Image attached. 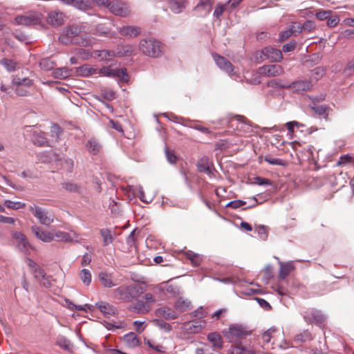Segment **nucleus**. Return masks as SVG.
Masks as SVG:
<instances>
[{"label":"nucleus","mask_w":354,"mask_h":354,"mask_svg":"<svg viewBox=\"0 0 354 354\" xmlns=\"http://www.w3.org/2000/svg\"><path fill=\"white\" fill-rule=\"evenodd\" d=\"M88 28L84 24H73L64 30L59 39L64 44H74L82 46H90L94 44L92 38L84 37Z\"/></svg>","instance_id":"obj_1"},{"label":"nucleus","mask_w":354,"mask_h":354,"mask_svg":"<svg viewBox=\"0 0 354 354\" xmlns=\"http://www.w3.org/2000/svg\"><path fill=\"white\" fill-rule=\"evenodd\" d=\"M32 231L37 238L44 242H50L53 240L71 242L77 238V234L75 232L68 233L61 231L49 232L37 225L32 226Z\"/></svg>","instance_id":"obj_2"},{"label":"nucleus","mask_w":354,"mask_h":354,"mask_svg":"<svg viewBox=\"0 0 354 354\" xmlns=\"http://www.w3.org/2000/svg\"><path fill=\"white\" fill-rule=\"evenodd\" d=\"M34 82L28 77H23L16 75L12 79V87L19 96H27L33 91Z\"/></svg>","instance_id":"obj_3"},{"label":"nucleus","mask_w":354,"mask_h":354,"mask_svg":"<svg viewBox=\"0 0 354 354\" xmlns=\"http://www.w3.org/2000/svg\"><path fill=\"white\" fill-rule=\"evenodd\" d=\"M139 48L142 53L151 57H158L162 53L161 43L154 39H145L140 41Z\"/></svg>","instance_id":"obj_4"},{"label":"nucleus","mask_w":354,"mask_h":354,"mask_svg":"<svg viewBox=\"0 0 354 354\" xmlns=\"http://www.w3.org/2000/svg\"><path fill=\"white\" fill-rule=\"evenodd\" d=\"M113 297L129 302L140 295V288L136 285L121 286L113 291Z\"/></svg>","instance_id":"obj_5"},{"label":"nucleus","mask_w":354,"mask_h":354,"mask_svg":"<svg viewBox=\"0 0 354 354\" xmlns=\"http://www.w3.org/2000/svg\"><path fill=\"white\" fill-rule=\"evenodd\" d=\"M117 63L111 64L109 66H104L97 70V74L102 76L118 77L121 81L127 82L129 81V75L125 68H118Z\"/></svg>","instance_id":"obj_6"},{"label":"nucleus","mask_w":354,"mask_h":354,"mask_svg":"<svg viewBox=\"0 0 354 354\" xmlns=\"http://www.w3.org/2000/svg\"><path fill=\"white\" fill-rule=\"evenodd\" d=\"M223 333L230 342H235L249 335L250 332L241 325H232L227 330H223Z\"/></svg>","instance_id":"obj_7"},{"label":"nucleus","mask_w":354,"mask_h":354,"mask_svg":"<svg viewBox=\"0 0 354 354\" xmlns=\"http://www.w3.org/2000/svg\"><path fill=\"white\" fill-rule=\"evenodd\" d=\"M107 8L113 14L122 17H127L131 12L127 4L120 0L110 1Z\"/></svg>","instance_id":"obj_8"},{"label":"nucleus","mask_w":354,"mask_h":354,"mask_svg":"<svg viewBox=\"0 0 354 354\" xmlns=\"http://www.w3.org/2000/svg\"><path fill=\"white\" fill-rule=\"evenodd\" d=\"M15 21L18 25H36L40 23L41 17L40 15L38 13H29L26 15H18L15 17Z\"/></svg>","instance_id":"obj_9"},{"label":"nucleus","mask_w":354,"mask_h":354,"mask_svg":"<svg viewBox=\"0 0 354 354\" xmlns=\"http://www.w3.org/2000/svg\"><path fill=\"white\" fill-rule=\"evenodd\" d=\"M260 75L267 77H276L283 74V68L278 64L266 65L259 68Z\"/></svg>","instance_id":"obj_10"},{"label":"nucleus","mask_w":354,"mask_h":354,"mask_svg":"<svg viewBox=\"0 0 354 354\" xmlns=\"http://www.w3.org/2000/svg\"><path fill=\"white\" fill-rule=\"evenodd\" d=\"M205 326V321L194 320L183 324L181 329L187 334L199 333Z\"/></svg>","instance_id":"obj_11"},{"label":"nucleus","mask_w":354,"mask_h":354,"mask_svg":"<svg viewBox=\"0 0 354 354\" xmlns=\"http://www.w3.org/2000/svg\"><path fill=\"white\" fill-rule=\"evenodd\" d=\"M30 211L34 216L40 221H53L54 216L50 212L39 206H30Z\"/></svg>","instance_id":"obj_12"},{"label":"nucleus","mask_w":354,"mask_h":354,"mask_svg":"<svg viewBox=\"0 0 354 354\" xmlns=\"http://www.w3.org/2000/svg\"><path fill=\"white\" fill-rule=\"evenodd\" d=\"M214 59L216 65L230 76L232 77L235 73H234V66L230 61L225 59L224 57L218 55H213Z\"/></svg>","instance_id":"obj_13"},{"label":"nucleus","mask_w":354,"mask_h":354,"mask_svg":"<svg viewBox=\"0 0 354 354\" xmlns=\"http://www.w3.org/2000/svg\"><path fill=\"white\" fill-rule=\"evenodd\" d=\"M32 273L33 274L35 279L44 287H50L51 283L48 279V277L46 276L44 270L40 266L37 268V269L33 270Z\"/></svg>","instance_id":"obj_14"},{"label":"nucleus","mask_w":354,"mask_h":354,"mask_svg":"<svg viewBox=\"0 0 354 354\" xmlns=\"http://www.w3.org/2000/svg\"><path fill=\"white\" fill-rule=\"evenodd\" d=\"M156 315L158 317L164 318L167 320L175 319L178 317L177 313L172 308L167 306H162L156 310Z\"/></svg>","instance_id":"obj_15"},{"label":"nucleus","mask_w":354,"mask_h":354,"mask_svg":"<svg viewBox=\"0 0 354 354\" xmlns=\"http://www.w3.org/2000/svg\"><path fill=\"white\" fill-rule=\"evenodd\" d=\"M289 87H291L292 90L297 93H302L310 91L313 87V84L311 82L308 80H299L292 82Z\"/></svg>","instance_id":"obj_16"},{"label":"nucleus","mask_w":354,"mask_h":354,"mask_svg":"<svg viewBox=\"0 0 354 354\" xmlns=\"http://www.w3.org/2000/svg\"><path fill=\"white\" fill-rule=\"evenodd\" d=\"M129 309L135 313L146 314L150 310L151 306H148L143 299H138L136 303L129 306Z\"/></svg>","instance_id":"obj_17"},{"label":"nucleus","mask_w":354,"mask_h":354,"mask_svg":"<svg viewBox=\"0 0 354 354\" xmlns=\"http://www.w3.org/2000/svg\"><path fill=\"white\" fill-rule=\"evenodd\" d=\"M95 305L106 317H109L110 316L114 315L117 313V308L114 306L106 301H100L96 303Z\"/></svg>","instance_id":"obj_18"},{"label":"nucleus","mask_w":354,"mask_h":354,"mask_svg":"<svg viewBox=\"0 0 354 354\" xmlns=\"http://www.w3.org/2000/svg\"><path fill=\"white\" fill-rule=\"evenodd\" d=\"M212 163L208 157L203 156L196 163V167L199 172L205 173L209 176L212 175Z\"/></svg>","instance_id":"obj_19"},{"label":"nucleus","mask_w":354,"mask_h":354,"mask_svg":"<svg viewBox=\"0 0 354 354\" xmlns=\"http://www.w3.org/2000/svg\"><path fill=\"white\" fill-rule=\"evenodd\" d=\"M265 52L267 60L270 62H280L283 58L281 51L271 46L266 47Z\"/></svg>","instance_id":"obj_20"},{"label":"nucleus","mask_w":354,"mask_h":354,"mask_svg":"<svg viewBox=\"0 0 354 354\" xmlns=\"http://www.w3.org/2000/svg\"><path fill=\"white\" fill-rule=\"evenodd\" d=\"M64 3L71 4L77 9L85 10L93 6L92 0H61Z\"/></svg>","instance_id":"obj_21"},{"label":"nucleus","mask_w":354,"mask_h":354,"mask_svg":"<svg viewBox=\"0 0 354 354\" xmlns=\"http://www.w3.org/2000/svg\"><path fill=\"white\" fill-rule=\"evenodd\" d=\"M64 21V15L62 12L53 11L48 14V22L54 26H61Z\"/></svg>","instance_id":"obj_22"},{"label":"nucleus","mask_w":354,"mask_h":354,"mask_svg":"<svg viewBox=\"0 0 354 354\" xmlns=\"http://www.w3.org/2000/svg\"><path fill=\"white\" fill-rule=\"evenodd\" d=\"M114 57H115V53L113 50H101L93 51V58L98 61H109Z\"/></svg>","instance_id":"obj_23"},{"label":"nucleus","mask_w":354,"mask_h":354,"mask_svg":"<svg viewBox=\"0 0 354 354\" xmlns=\"http://www.w3.org/2000/svg\"><path fill=\"white\" fill-rule=\"evenodd\" d=\"M32 140L35 145L38 146H48V140L46 133L41 131H35L32 134Z\"/></svg>","instance_id":"obj_24"},{"label":"nucleus","mask_w":354,"mask_h":354,"mask_svg":"<svg viewBox=\"0 0 354 354\" xmlns=\"http://www.w3.org/2000/svg\"><path fill=\"white\" fill-rule=\"evenodd\" d=\"M85 146L88 151L93 155H97L102 149V145L95 138H91L87 141Z\"/></svg>","instance_id":"obj_25"},{"label":"nucleus","mask_w":354,"mask_h":354,"mask_svg":"<svg viewBox=\"0 0 354 354\" xmlns=\"http://www.w3.org/2000/svg\"><path fill=\"white\" fill-rule=\"evenodd\" d=\"M13 237L18 241L19 249L24 252H27L30 245L25 236L20 232H15L13 233Z\"/></svg>","instance_id":"obj_26"},{"label":"nucleus","mask_w":354,"mask_h":354,"mask_svg":"<svg viewBox=\"0 0 354 354\" xmlns=\"http://www.w3.org/2000/svg\"><path fill=\"white\" fill-rule=\"evenodd\" d=\"M123 341L129 348H135L140 344V340L136 333L131 332L123 337Z\"/></svg>","instance_id":"obj_27"},{"label":"nucleus","mask_w":354,"mask_h":354,"mask_svg":"<svg viewBox=\"0 0 354 354\" xmlns=\"http://www.w3.org/2000/svg\"><path fill=\"white\" fill-rule=\"evenodd\" d=\"M118 31L121 35L130 37H136L140 33V28L132 26H123Z\"/></svg>","instance_id":"obj_28"},{"label":"nucleus","mask_w":354,"mask_h":354,"mask_svg":"<svg viewBox=\"0 0 354 354\" xmlns=\"http://www.w3.org/2000/svg\"><path fill=\"white\" fill-rule=\"evenodd\" d=\"M312 315V318L305 315L304 319L308 323L315 322L318 325H321L325 320V317L322 314L320 311L313 310L310 313Z\"/></svg>","instance_id":"obj_29"},{"label":"nucleus","mask_w":354,"mask_h":354,"mask_svg":"<svg viewBox=\"0 0 354 354\" xmlns=\"http://www.w3.org/2000/svg\"><path fill=\"white\" fill-rule=\"evenodd\" d=\"M280 269H279V278L284 279L295 268L292 262L283 263L279 261Z\"/></svg>","instance_id":"obj_30"},{"label":"nucleus","mask_w":354,"mask_h":354,"mask_svg":"<svg viewBox=\"0 0 354 354\" xmlns=\"http://www.w3.org/2000/svg\"><path fill=\"white\" fill-rule=\"evenodd\" d=\"M212 9V0H200L196 6L195 10L201 12V15L205 16L209 14Z\"/></svg>","instance_id":"obj_31"},{"label":"nucleus","mask_w":354,"mask_h":354,"mask_svg":"<svg viewBox=\"0 0 354 354\" xmlns=\"http://www.w3.org/2000/svg\"><path fill=\"white\" fill-rule=\"evenodd\" d=\"M187 0H169V8L175 13H180L186 7Z\"/></svg>","instance_id":"obj_32"},{"label":"nucleus","mask_w":354,"mask_h":354,"mask_svg":"<svg viewBox=\"0 0 354 354\" xmlns=\"http://www.w3.org/2000/svg\"><path fill=\"white\" fill-rule=\"evenodd\" d=\"M98 278L101 284L105 288H112L115 286L112 280V276L105 272L99 273Z\"/></svg>","instance_id":"obj_33"},{"label":"nucleus","mask_w":354,"mask_h":354,"mask_svg":"<svg viewBox=\"0 0 354 354\" xmlns=\"http://www.w3.org/2000/svg\"><path fill=\"white\" fill-rule=\"evenodd\" d=\"M174 307L176 311L183 313L190 309L191 302L187 299L180 297L176 301Z\"/></svg>","instance_id":"obj_34"},{"label":"nucleus","mask_w":354,"mask_h":354,"mask_svg":"<svg viewBox=\"0 0 354 354\" xmlns=\"http://www.w3.org/2000/svg\"><path fill=\"white\" fill-rule=\"evenodd\" d=\"M207 339L212 346L218 349H221L223 346V342L220 334L217 333H211L207 335Z\"/></svg>","instance_id":"obj_35"},{"label":"nucleus","mask_w":354,"mask_h":354,"mask_svg":"<svg viewBox=\"0 0 354 354\" xmlns=\"http://www.w3.org/2000/svg\"><path fill=\"white\" fill-rule=\"evenodd\" d=\"M72 74V70L67 67H61L55 69L52 73V76L58 79H66Z\"/></svg>","instance_id":"obj_36"},{"label":"nucleus","mask_w":354,"mask_h":354,"mask_svg":"<svg viewBox=\"0 0 354 354\" xmlns=\"http://www.w3.org/2000/svg\"><path fill=\"white\" fill-rule=\"evenodd\" d=\"M113 51L115 53V57L129 56L133 53V47L131 45L118 46L115 50Z\"/></svg>","instance_id":"obj_37"},{"label":"nucleus","mask_w":354,"mask_h":354,"mask_svg":"<svg viewBox=\"0 0 354 354\" xmlns=\"http://www.w3.org/2000/svg\"><path fill=\"white\" fill-rule=\"evenodd\" d=\"M77 73L81 76L86 77L92 75L97 74V69L90 66L89 65H84L77 68Z\"/></svg>","instance_id":"obj_38"},{"label":"nucleus","mask_w":354,"mask_h":354,"mask_svg":"<svg viewBox=\"0 0 354 354\" xmlns=\"http://www.w3.org/2000/svg\"><path fill=\"white\" fill-rule=\"evenodd\" d=\"M64 301L67 308L71 310H75L78 311L87 312L88 310H91V306L89 304H85L84 306L75 305V304H73V301H71L68 299H65Z\"/></svg>","instance_id":"obj_39"},{"label":"nucleus","mask_w":354,"mask_h":354,"mask_svg":"<svg viewBox=\"0 0 354 354\" xmlns=\"http://www.w3.org/2000/svg\"><path fill=\"white\" fill-rule=\"evenodd\" d=\"M185 257L189 259L192 264L194 266H198L202 261V257L200 254H196L191 250L185 252Z\"/></svg>","instance_id":"obj_40"},{"label":"nucleus","mask_w":354,"mask_h":354,"mask_svg":"<svg viewBox=\"0 0 354 354\" xmlns=\"http://www.w3.org/2000/svg\"><path fill=\"white\" fill-rule=\"evenodd\" d=\"M314 112L324 119H328V111L330 108L326 105H315L311 107Z\"/></svg>","instance_id":"obj_41"},{"label":"nucleus","mask_w":354,"mask_h":354,"mask_svg":"<svg viewBox=\"0 0 354 354\" xmlns=\"http://www.w3.org/2000/svg\"><path fill=\"white\" fill-rule=\"evenodd\" d=\"M0 64L3 66L8 72L15 71L17 66V63L10 59L3 58L0 59Z\"/></svg>","instance_id":"obj_42"},{"label":"nucleus","mask_w":354,"mask_h":354,"mask_svg":"<svg viewBox=\"0 0 354 354\" xmlns=\"http://www.w3.org/2000/svg\"><path fill=\"white\" fill-rule=\"evenodd\" d=\"M75 53L82 60H86L93 57V52L84 48H76Z\"/></svg>","instance_id":"obj_43"},{"label":"nucleus","mask_w":354,"mask_h":354,"mask_svg":"<svg viewBox=\"0 0 354 354\" xmlns=\"http://www.w3.org/2000/svg\"><path fill=\"white\" fill-rule=\"evenodd\" d=\"M80 278L82 283L88 286L91 282V272L87 269H83L80 271L79 274Z\"/></svg>","instance_id":"obj_44"},{"label":"nucleus","mask_w":354,"mask_h":354,"mask_svg":"<svg viewBox=\"0 0 354 354\" xmlns=\"http://www.w3.org/2000/svg\"><path fill=\"white\" fill-rule=\"evenodd\" d=\"M297 28L299 30V32L302 31H308L310 32L312 30L315 29L316 27V24L313 21H306L302 26L297 24Z\"/></svg>","instance_id":"obj_45"},{"label":"nucleus","mask_w":354,"mask_h":354,"mask_svg":"<svg viewBox=\"0 0 354 354\" xmlns=\"http://www.w3.org/2000/svg\"><path fill=\"white\" fill-rule=\"evenodd\" d=\"M311 334L308 331H304L303 333L298 334L295 337V342L297 343H304L309 342L312 339Z\"/></svg>","instance_id":"obj_46"},{"label":"nucleus","mask_w":354,"mask_h":354,"mask_svg":"<svg viewBox=\"0 0 354 354\" xmlns=\"http://www.w3.org/2000/svg\"><path fill=\"white\" fill-rule=\"evenodd\" d=\"M39 66L42 69L49 71L54 68L55 63L50 57H47L41 59Z\"/></svg>","instance_id":"obj_47"},{"label":"nucleus","mask_w":354,"mask_h":354,"mask_svg":"<svg viewBox=\"0 0 354 354\" xmlns=\"http://www.w3.org/2000/svg\"><path fill=\"white\" fill-rule=\"evenodd\" d=\"M100 234L103 238L104 245H108L113 242V239L109 230L102 229Z\"/></svg>","instance_id":"obj_48"},{"label":"nucleus","mask_w":354,"mask_h":354,"mask_svg":"<svg viewBox=\"0 0 354 354\" xmlns=\"http://www.w3.org/2000/svg\"><path fill=\"white\" fill-rule=\"evenodd\" d=\"M297 23H293L291 27L281 32L280 38L281 41H284L289 38L297 29Z\"/></svg>","instance_id":"obj_49"},{"label":"nucleus","mask_w":354,"mask_h":354,"mask_svg":"<svg viewBox=\"0 0 354 354\" xmlns=\"http://www.w3.org/2000/svg\"><path fill=\"white\" fill-rule=\"evenodd\" d=\"M255 231L258 233L261 239H266L268 234V228L263 225H259L255 227Z\"/></svg>","instance_id":"obj_50"},{"label":"nucleus","mask_w":354,"mask_h":354,"mask_svg":"<svg viewBox=\"0 0 354 354\" xmlns=\"http://www.w3.org/2000/svg\"><path fill=\"white\" fill-rule=\"evenodd\" d=\"M62 187L68 191L72 192H80V187L73 183L67 182L62 184Z\"/></svg>","instance_id":"obj_51"},{"label":"nucleus","mask_w":354,"mask_h":354,"mask_svg":"<svg viewBox=\"0 0 354 354\" xmlns=\"http://www.w3.org/2000/svg\"><path fill=\"white\" fill-rule=\"evenodd\" d=\"M343 73L346 75H351L354 73V57L347 63L344 68Z\"/></svg>","instance_id":"obj_52"},{"label":"nucleus","mask_w":354,"mask_h":354,"mask_svg":"<svg viewBox=\"0 0 354 354\" xmlns=\"http://www.w3.org/2000/svg\"><path fill=\"white\" fill-rule=\"evenodd\" d=\"M102 94L103 97L107 100H112L115 97V92L113 90L107 88L102 89Z\"/></svg>","instance_id":"obj_53"},{"label":"nucleus","mask_w":354,"mask_h":354,"mask_svg":"<svg viewBox=\"0 0 354 354\" xmlns=\"http://www.w3.org/2000/svg\"><path fill=\"white\" fill-rule=\"evenodd\" d=\"M57 344L65 350H70L71 347V344L69 340L66 338L62 337H59L57 340Z\"/></svg>","instance_id":"obj_54"},{"label":"nucleus","mask_w":354,"mask_h":354,"mask_svg":"<svg viewBox=\"0 0 354 354\" xmlns=\"http://www.w3.org/2000/svg\"><path fill=\"white\" fill-rule=\"evenodd\" d=\"M139 233H140V230H138L137 228H135L130 233V234L128 236V237L127 239V244L132 245L134 243V242L136 239V237L138 236Z\"/></svg>","instance_id":"obj_55"},{"label":"nucleus","mask_w":354,"mask_h":354,"mask_svg":"<svg viewBox=\"0 0 354 354\" xmlns=\"http://www.w3.org/2000/svg\"><path fill=\"white\" fill-rule=\"evenodd\" d=\"M331 13V10H320L316 12L315 16L319 20L324 21L328 19Z\"/></svg>","instance_id":"obj_56"},{"label":"nucleus","mask_w":354,"mask_h":354,"mask_svg":"<svg viewBox=\"0 0 354 354\" xmlns=\"http://www.w3.org/2000/svg\"><path fill=\"white\" fill-rule=\"evenodd\" d=\"M5 205L8 208L17 209L23 207L24 206V204L21 203V202H13L11 201H6Z\"/></svg>","instance_id":"obj_57"},{"label":"nucleus","mask_w":354,"mask_h":354,"mask_svg":"<svg viewBox=\"0 0 354 354\" xmlns=\"http://www.w3.org/2000/svg\"><path fill=\"white\" fill-rule=\"evenodd\" d=\"M265 160L272 165H285L283 160L279 158H274L271 156H266Z\"/></svg>","instance_id":"obj_58"},{"label":"nucleus","mask_w":354,"mask_h":354,"mask_svg":"<svg viewBox=\"0 0 354 354\" xmlns=\"http://www.w3.org/2000/svg\"><path fill=\"white\" fill-rule=\"evenodd\" d=\"M165 154L169 162H170L171 164L176 163L177 160V157L175 156L174 152L170 151L167 147H165Z\"/></svg>","instance_id":"obj_59"},{"label":"nucleus","mask_w":354,"mask_h":354,"mask_svg":"<svg viewBox=\"0 0 354 354\" xmlns=\"http://www.w3.org/2000/svg\"><path fill=\"white\" fill-rule=\"evenodd\" d=\"M255 59L257 62H261L267 60L266 55L265 48L261 50H258L255 53Z\"/></svg>","instance_id":"obj_60"},{"label":"nucleus","mask_w":354,"mask_h":354,"mask_svg":"<svg viewBox=\"0 0 354 354\" xmlns=\"http://www.w3.org/2000/svg\"><path fill=\"white\" fill-rule=\"evenodd\" d=\"M274 332H275L274 328H270V329L267 330L266 331H265L262 335L263 341L266 343L270 342L271 337H272V335Z\"/></svg>","instance_id":"obj_61"},{"label":"nucleus","mask_w":354,"mask_h":354,"mask_svg":"<svg viewBox=\"0 0 354 354\" xmlns=\"http://www.w3.org/2000/svg\"><path fill=\"white\" fill-rule=\"evenodd\" d=\"M141 299H143L144 302H146L148 306H151V304L154 303L156 301L153 295L150 292L145 294Z\"/></svg>","instance_id":"obj_62"},{"label":"nucleus","mask_w":354,"mask_h":354,"mask_svg":"<svg viewBox=\"0 0 354 354\" xmlns=\"http://www.w3.org/2000/svg\"><path fill=\"white\" fill-rule=\"evenodd\" d=\"M254 184H257L258 185H271V182L267 179V178H261V177H259V176H257L254 178Z\"/></svg>","instance_id":"obj_63"},{"label":"nucleus","mask_w":354,"mask_h":354,"mask_svg":"<svg viewBox=\"0 0 354 354\" xmlns=\"http://www.w3.org/2000/svg\"><path fill=\"white\" fill-rule=\"evenodd\" d=\"M286 126L290 133H293L295 127H304V124H302L297 121H292V122H286Z\"/></svg>","instance_id":"obj_64"}]
</instances>
